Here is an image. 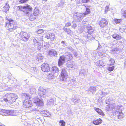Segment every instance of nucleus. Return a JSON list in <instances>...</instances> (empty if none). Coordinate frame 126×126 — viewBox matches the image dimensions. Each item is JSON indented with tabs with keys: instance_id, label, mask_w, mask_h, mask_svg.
I'll return each instance as SVG.
<instances>
[{
	"instance_id": "3",
	"label": "nucleus",
	"mask_w": 126,
	"mask_h": 126,
	"mask_svg": "<svg viewBox=\"0 0 126 126\" xmlns=\"http://www.w3.org/2000/svg\"><path fill=\"white\" fill-rule=\"evenodd\" d=\"M113 101L112 98L110 97L107 98L106 103L107 104H109L106 107V109L107 110L110 111H112L116 107V104L115 103H113Z\"/></svg>"
},
{
	"instance_id": "62",
	"label": "nucleus",
	"mask_w": 126,
	"mask_h": 126,
	"mask_svg": "<svg viewBox=\"0 0 126 126\" xmlns=\"http://www.w3.org/2000/svg\"><path fill=\"white\" fill-rule=\"evenodd\" d=\"M86 23H87L86 24H87V23H88V22H86L85 21H83V24H86Z\"/></svg>"
},
{
	"instance_id": "36",
	"label": "nucleus",
	"mask_w": 126,
	"mask_h": 126,
	"mask_svg": "<svg viewBox=\"0 0 126 126\" xmlns=\"http://www.w3.org/2000/svg\"><path fill=\"white\" fill-rule=\"evenodd\" d=\"M84 6H85L86 8V10L85 12L83 14L85 15V16L89 14L90 13V10L89 8L87 7L85 5H84Z\"/></svg>"
},
{
	"instance_id": "44",
	"label": "nucleus",
	"mask_w": 126,
	"mask_h": 126,
	"mask_svg": "<svg viewBox=\"0 0 126 126\" xmlns=\"http://www.w3.org/2000/svg\"><path fill=\"white\" fill-rule=\"evenodd\" d=\"M121 19H117L115 18L114 19V21L116 24H118L119 23L121 22Z\"/></svg>"
},
{
	"instance_id": "23",
	"label": "nucleus",
	"mask_w": 126,
	"mask_h": 126,
	"mask_svg": "<svg viewBox=\"0 0 126 126\" xmlns=\"http://www.w3.org/2000/svg\"><path fill=\"white\" fill-rule=\"evenodd\" d=\"M79 96L78 95H75L74 97L73 98L72 101L75 104L79 103L80 101V99L79 98Z\"/></svg>"
},
{
	"instance_id": "19",
	"label": "nucleus",
	"mask_w": 126,
	"mask_h": 126,
	"mask_svg": "<svg viewBox=\"0 0 126 126\" xmlns=\"http://www.w3.org/2000/svg\"><path fill=\"white\" fill-rule=\"evenodd\" d=\"M75 16L76 18L80 20L82 19L83 17L85 16V15L83 13H78L75 14Z\"/></svg>"
},
{
	"instance_id": "64",
	"label": "nucleus",
	"mask_w": 126,
	"mask_h": 126,
	"mask_svg": "<svg viewBox=\"0 0 126 126\" xmlns=\"http://www.w3.org/2000/svg\"><path fill=\"white\" fill-rule=\"evenodd\" d=\"M8 78L9 79H11V77L9 76L8 77Z\"/></svg>"
},
{
	"instance_id": "31",
	"label": "nucleus",
	"mask_w": 126,
	"mask_h": 126,
	"mask_svg": "<svg viewBox=\"0 0 126 126\" xmlns=\"http://www.w3.org/2000/svg\"><path fill=\"white\" fill-rule=\"evenodd\" d=\"M114 63L115 61L114 59L112 58H111L110 60H109L107 61V64L109 65H112Z\"/></svg>"
},
{
	"instance_id": "53",
	"label": "nucleus",
	"mask_w": 126,
	"mask_h": 126,
	"mask_svg": "<svg viewBox=\"0 0 126 126\" xmlns=\"http://www.w3.org/2000/svg\"><path fill=\"white\" fill-rule=\"evenodd\" d=\"M123 16L126 18V10L123 13Z\"/></svg>"
},
{
	"instance_id": "46",
	"label": "nucleus",
	"mask_w": 126,
	"mask_h": 126,
	"mask_svg": "<svg viewBox=\"0 0 126 126\" xmlns=\"http://www.w3.org/2000/svg\"><path fill=\"white\" fill-rule=\"evenodd\" d=\"M29 0H20L19 2L21 3H26Z\"/></svg>"
},
{
	"instance_id": "34",
	"label": "nucleus",
	"mask_w": 126,
	"mask_h": 126,
	"mask_svg": "<svg viewBox=\"0 0 126 126\" xmlns=\"http://www.w3.org/2000/svg\"><path fill=\"white\" fill-rule=\"evenodd\" d=\"M102 120L100 119H99L96 120L93 122V123L95 125H98L101 123L102 122Z\"/></svg>"
},
{
	"instance_id": "33",
	"label": "nucleus",
	"mask_w": 126,
	"mask_h": 126,
	"mask_svg": "<svg viewBox=\"0 0 126 126\" xmlns=\"http://www.w3.org/2000/svg\"><path fill=\"white\" fill-rule=\"evenodd\" d=\"M63 29L64 31L67 32V33L68 34L71 35L72 34V31L69 29H67L65 28V27H64L63 28Z\"/></svg>"
},
{
	"instance_id": "4",
	"label": "nucleus",
	"mask_w": 126,
	"mask_h": 126,
	"mask_svg": "<svg viewBox=\"0 0 126 126\" xmlns=\"http://www.w3.org/2000/svg\"><path fill=\"white\" fill-rule=\"evenodd\" d=\"M19 113L18 111L16 110H2L0 112V114L3 116H17Z\"/></svg>"
},
{
	"instance_id": "22",
	"label": "nucleus",
	"mask_w": 126,
	"mask_h": 126,
	"mask_svg": "<svg viewBox=\"0 0 126 126\" xmlns=\"http://www.w3.org/2000/svg\"><path fill=\"white\" fill-rule=\"evenodd\" d=\"M64 56H65V58L66 60L68 61H69V60H71L73 58L72 54L69 53H66L65 55Z\"/></svg>"
},
{
	"instance_id": "2",
	"label": "nucleus",
	"mask_w": 126,
	"mask_h": 126,
	"mask_svg": "<svg viewBox=\"0 0 126 126\" xmlns=\"http://www.w3.org/2000/svg\"><path fill=\"white\" fill-rule=\"evenodd\" d=\"M17 9L18 11H22L24 13V16H28L32 10V8L30 5L27 4L26 6H20L17 7Z\"/></svg>"
},
{
	"instance_id": "41",
	"label": "nucleus",
	"mask_w": 126,
	"mask_h": 126,
	"mask_svg": "<svg viewBox=\"0 0 126 126\" xmlns=\"http://www.w3.org/2000/svg\"><path fill=\"white\" fill-rule=\"evenodd\" d=\"M29 88L31 94H33L34 93L36 92V89L35 88L32 87Z\"/></svg>"
},
{
	"instance_id": "12",
	"label": "nucleus",
	"mask_w": 126,
	"mask_h": 126,
	"mask_svg": "<svg viewBox=\"0 0 126 126\" xmlns=\"http://www.w3.org/2000/svg\"><path fill=\"white\" fill-rule=\"evenodd\" d=\"M66 61L64 55H63L60 57L58 61V65L59 66L61 67V66Z\"/></svg>"
},
{
	"instance_id": "47",
	"label": "nucleus",
	"mask_w": 126,
	"mask_h": 126,
	"mask_svg": "<svg viewBox=\"0 0 126 126\" xmlns=\"http://www.w3.org/2000/svg\"><path fill=\"white\" fill-rule=\"evenodd\" d=\"M107 69L110 71H113L114 69V66L108 67H107Z\"/></svg>"
},
{
	"instance_id": "29",
	"label": "nucleus",
	"mask_w": 126,
	"mask_h": 126,
	"mask_svg": "<svg viewBox=\"0 0 126 126\" xmlns=\"http://www.w3.org/2000/svg\"><path fill=\"white\" fill-rule=\"evenodd\" d=\"M111 52L112 53L115 54H117L119 53V48L117 47H116L113 49L111 51Z\"/></svg>"
},
{
	"instance_id": "6",
	"label": "nucleus",
	"mask_w": 126,
	"mask_h": 126,
	"mask_svg": "<svg viewBox=\"0 0 126 126\" xmlns=\"http://www.w3.org/2000/svg\"><path fill=\"white\" fill-rule=\"evenodd\" d=\"M25 97V100L23 102V106L25 108H29L31 107V104L29 100L30 99V97L28 95L26 94H24L23 96V98L24 96Z\"/></svg>"
},
{
	"instance_id": "50",
	"label": "nucleus",
	"mask_w": 126,
	"mask_h": 126,
	"mask_svg": "<svg viewBox=\"0 0 126 126\" xmlns=\"http://www.w3.org/2000/svg\"><path fill=\"white\" fill-rule=\"evenodd\" d=\"M55 75V74L53 73L52 72V73L49 74V77L50 78H52V79H53V78H54L55 77H56V76H54V77H53V78H52V77H53L52 76H54L53 75Z\"/></svg>"
},
{
	"instance_id": "37",
	"label": "nucleus",
	"mask_w": 126,
	"mask_h": 126,
	"mask_svg": "<svg viewBox=\"0 0 126 126\" xmlns=\"http://www.w3.org/2000/svg\"><path fill=\"white\" fill-rule=\"evenodd\" d=\"M37 17L36 16L34 15L33 14H31L29 17V19L31 21L34 20Z\"/></svg>"
},
{
	"instance_id": "58",
	"label": "nucleus",
	"mask_w": 126,
	"mask_h": 126,
	"mask_svg": "<svg viewBox=\"0 0 126 126\" xmlns=\"http://www.w3.org/2000/svg\"><path fill=\"white\" fill-rule=\"evenodd\" d=\"M47 43L46 42H45L44 43V45H43V47H47Z\"/></svg>"
},
{
	"instance_id": "27",
	"label": "nucleus",
	"mask_w": 126,
	"mask_h": 126,
	"mask_svg": "<svg viewBox=\"0 0 126 126\" xmlns=\"http://www.w3.org/2000/svg\"><path fill=\"white\" fill-rule=\"evenodd\" d=\"M54 99L53 98H51L48 99L47 101V104L48 105L51 106L54 103Z\"/></svg>"
},
{
	"instance_id": "63",
	"label": "nucleus",
	"mask_w": 126,
	"mask_h": 126,
	"mask_svg": "<svg viewBox=\"0 0 126 126\" xmlns=\"http://www.w3.org/2000/svg\"><path fill=\"white\" fill-rule=\"evenodd\" d=\"M42 2L44 3L46 2V1L44 0H42Z\"/></svg>"
},
{
	"instance_id": "45",
	"label": "nucleus",
	"mask_w": 126,
	"mask_h": 126,
	"mask_svg": "<svg viewBox=\"0 0 126 126\" xmlns=\"http://www.w3.org/2000/svg\"><path fill=\"white\" fill-rule=\"evenodd\" d=\"M92 0H82L81 1L82 3H89L91 2Z\"/></svg>"
},
{
	"instance_id": "15",
	"label": "nucleus",
	"mask_w": 126,
	"mask_h": 126,
	"mask_svg": "<svg viewBox=\"0 0 126 126\" xmlns=\"http://www.w3.org/2000/svg\"><path fill=\"white\" fill-rule=\"evenodd\" d=\"M33 102L34 103H35L36 105L38 106L42 105L43 104V101L41 100L40 99L36 97H35L34 98Z\"/></svg>"
},
{
	"instance_id": "51",
	"label": "nucleus",
	"mask_w": 126,
	"mask_h": 126,
	"mask_svg": "<svg viewBox=\"0 0 126 126\" xmlns=\"http://www.w3.org/2000/svg\"><path fill=\"white\" fill-rule=\"evenodd\" d=\"M37 33L38 34H40L44 32V30L42 29H39L37 31Z\"/></svg>"
},
{
	"instance_id": "21",
	"label": "nucleus",
	"mask_w": 126,
	"mask_h": 126,
	"mask_svg": "<svg viewBox=\"0 0 126 126\" xmlns=\"http://www.w3.org/2000/svg\"><path fill=\"white\" fill-rule=\"evenodd\" d=\"M94 109L100 115H101L102 116H104V113L102 111V110L99 108L94 107Z\"/></svg>"
},
{
	"instance_id": "10",
	"label": "nucleus",
	"mask_w": 126,
	"mask_h": 126,
	"mask_svg": "<svg viewBox=\"0 0 126 126\" xmlns=\"http://www.w3.org/2000/svg\"><path fill=\"white\" fill-rule=\"evenodd\" d=\"M19 35L20 39L24 41H27L29 38V36L28 34L25 32H21L20 33Z\"/></svg>"
},
{
	"instance_id": "9",
	"label": "nucleus",
	"mask_w": 126,
	"mask_h": 126,
	"mask_svg": "<svg viewBox=\"0 0 126 126\" xmlns=\"http://www.w3.org/2000/svg\"><path fill=\"white\" fill-rule=\"evenodd\" d=\"M113 110V112L114 115H116L118 118L120 120H121L124 117V114L122 112V111H119V110H116L115 109Z\"/></svg>"
},
{
	"instance_id": "39",
	"label": "nucleus",
	"mask_w": 126,
	"mask_h": 126,
	"mask_svg": "<svg viewBox=\"0 0 126 126\" xmlns=\"http://www.w3.org/2000/svg\"><path fill=\"white\" fill-rule=\"evenodd\" d=\"M39 10L37 8H35L34 11L33 13V14L36 16H37L39 14Z\"/></svg>"
},
{
	"instance_id": "32",
	"label": "nucleus",
	"mask_w": 126,
	"mask_h": 126,
	"mask_svg": "<svg viewBox=\"0 0 126 126\" xmlns=\"http://www.w3.org/2000/svg\"><path fill=\"white\" fill-rule=\"evenodd\" d=\"M74 63L72 62H68L66 63V66L68 67L72 68L74 66Z\"/></svg>"
},
{
	"instance_id": "26",
	"label": "nucleus",
	"mask_w": 126,
	"mask_h": 126,
	"mask_svg": "<svg viewBox=\"0 0 126 126\" xmlns=\"http://www.w3.org/2000/svg\"><path fill=\"white\" fill-rule=\"evenodd\" d=\"M112 36L113 38L117 40H119L123 38L121 36L116 33L114 34Z\"/></svg>"
},
{
	"instance_id": "18",
	"label": "nucleus",
	"mask_w": 126,
	"mask_h": 126,
	"mask_svg": "<svg viewBox=\"0 0 126 126\" xmlns=\"http://www.w3.org/2000/svg\"><path fill=\"white\" fill-rule=\"evenodd\" d=\"M52 72L53 73L55 74L54 75H53L52 78L54 76H57L58 74V72H59V70L58 68L56 66H53L52 68Z\"/></svg>"
},
{
	"instance_id": "61",
	"label": "nucleus",
	"mask_w": 126,
	"mask_h": 126,
	"mask_svg": "<svg viewBox=\"0 0 126 126\" xmlns=\"http://www.w3.org/2000/svg\"><path fill=\"white\" fill-rule=\"evenodd\" d=\"M45 37L48 39H50V37H49V35H46L45 36Z\"/></svg>"
},
{
	"instance_id": "20",
	"label": "nucleus",
	"mask_w": 126,
	"mask_h": 126,
	"mask_svg": "<svg viewBox=\"0 0 126 126\" xmlns=\"http://www.w3.org/2000/svg\"><path fill=\"white\" fill-rule=\"evenodd\" d=\"M85 28L87 29L88 30L87 32L89 34H92L94 32V28L90 25L88 26H85Z\"/></svg>"
},
{
	"instance_id": "13",
	"label": "nucleus",
	"mask_w": 126,
	"mask_h": 126,
	"mask_svg": "<svg viewBox=\"0 0 126 126\" xmlns=\"http://www.w3.org/2000/svg\"><path fill=\"white\" fill-rule=\"evenodd\" d=\"M41 69L43 71L46 72H47L50 70L49 65L47 63H43L42 64Z\"/></svg>"
},
{
	"instance_id": "16",
	"label": "nucleus",
	"mask_w": 126,
	"mask_h": 126,
	"mask_svg": "<svg viewBox=\"0 0 126 126\" xmlns=\"http://www.w3.org/2000/svg\"><path fill=\"white\" fill-rule=\"evenodd\" d=\"M100 87L99 86L98 87H91L89 89L87 90L86 89V90L88 91H90L93 94L97 90L100 89Z\"/></svg>"
},
{
	"instance_id": "1",
	"label": "nucleus",
	"mask_w": 126,
	"mask_h": 126,
	"mask_svg": "<svg viewBox=\"0 0 126 126\" xmlns=\"http://www.w3.org/2000/svg\"><path fill=\"white\" fill-rule=\"evenodd\" d=\"M17 98V96L16 94L13 93H8L5 95L3 99L5 102L7 103H12L15 101Z\"/></svg>"
},
{
	"instance_id": "28",
	"label": "nucleus",
	"mask_w": 126,
	"mask_h": 126,
	"mask_svg": "<svg viewBox=\"0 0 126 126\" xmlns=\"http://www.w3.org/2000/svg\"><path fill=\"white\" fill-rule=\"evenodd\" d=\"M31 110L32 112H33V113H34L35 114H39L40 112L38 108H34L32 109H31Z\"/></svg>"
},
{
	"instance_id": "56",
	"label": "nucleus",
	"mask_w": 126,
	"mask_h": 126,
	"mask_svg": "<svg viewBox=\"0 0 126 126\" xmlns=\"http://www.w3.org/2000/svg\"><path fill=\"white\" fill-rule=\"evenodd\" d=\"M109 6H107L105 8V11L106 12H107L108 10L109 9Z\"/></svg>"
},
{
	"instance_id": "35",
	"label": "nucleus",
	"mask_w": 126,
	"mask_h": 126,
	"mask_svg": "<svg viewBox=\"0 0 126 126\" xmlns=\"http://www.w3.org/2000/svg\"><path fill=\"white\" fill-rule=\"evenodd\" d=\"M86 71L85 70L81 69V70L80 71L79 75L80 76H84L86 74Z\"/></svg>"
},
{
	"instance_id": "60",
	"label": "nucleus",
	"mask_w": 126,
	"mask_h": 126,
	"mask_svg": "<svg viewBox=\"0 0 126 126\" xmlns=\"http://www.w3.org/2000/svg\"><path fill=\"white\" fill-rule=\"evenodd\" d=\"M67 48L68 49H69L70 50H72V47L71 46H69V47H67Z\"/></svg>"
},
{
	"instance_id": "54",
	"label": "nucleus",
	"mask_w": 126,
	"mask_h": 126,
	"mask_svg": "<svg viewBox=\"0 0 126 126\" xmlns=\"http://www.w3.org/2000/svg\"><path fill=\"white\" fill-rule=\"evenodd\" d=\"M71 25V24L70 23L67 22L65 26L66 27H68Z\"/></svg>"
},
{
	"instance_id": "5",
	"label": "nucleus",
	"mask_w": 126,
	"mask_h": 126,
	"mask_svg": "<svg viewBox=\"0 0 126 126\" xmlns=\"http://www.w3.org/2000/svg\"><path fill=\"white\" fill-rule=\"evenodd\" d=\"M6 19L9 21V22L6 24V27H7L8 30L10 32L13 31L16 28L15 22L14 20L6 17Z\"/></svg>"
},
{
	"instance_id": "38",
	"label": "nucleus",
	"mask_w": 126,
	"mask_h": 126,
	"mask_svg": "<svg viewBox=\"0 0 126 126\" xmlns=\"http://www.w3.org/2000/svg\"><path fill=\"white\" fill-rule=\"evenodd\" d=\"M49 35L50 39L51 40V41H53L55 37V34L53 33H51L49 34Z\"/></svg>"
},
{
	"instance_id": "11",
	"label": "nucleus",
	"mask_w": 126,
	"mask_h": 126,
	"mask_svg": "<svg viewBox=\"0 0 126 126\" xmlns=\"http://www.w3.org/2000/svg\"><path fill=\"white\" fill-rule=\"evenodd\" d=\"M43 40L42 36H39L34 37L33 39V44L35 46H37L38 44L41 43V42Z\"/></svg>"
},
{
	"instance_id": "49",
	"label": "nucleus",
	"mask_w": 126,
	"mask_h": 126,
	"mask_svg": "<svg viewBox=\"0 0 126 126\" xmlns=\"http://www.w3.org/2000/svg\"><path fill=\"white\" fill-rule=\"evenodd\" d=\"M99 93L102 96V97L104 96L106 94L105 92H104L101 91H99Z\"/></svg>"
},
{
	"instance_id": "43",
	"label": "nucleus",
	"mask_w": 126,
	"mask_h": 126,
	"mask_svg": "<svg viewBox=\"0 0 126 126\" xmlns=\"http://www.w3.org/2000/svg\"><path fill=\"white\" fill-rule=\"evenodd\" d=\"M37 49L38 50H40L42 47H43V45L41 43L38 44Z\"/></svg>"
},
{
	"instance_id": "25",
	"label": "nucleus",
	"mask_w": 126,
	"mask_h": 126,
	"mask_svg": "<svg viewBox=\"0 0 126 126\" xmlns=\"http://www.w3.org/2000/svg\"><path fill=\"white\" fill-rule=\"evenodd\" d=\"M92 34H90V35L87 34L86 37H87V41L90 42L92 40L94 39V37L92 36Z\"/></svg>"
},
{
	"instance_id": "30",
	"label": "nucleus",
	"mask_w": 126,
	"mask_h": 126,
	"mask_svg": "<svg viewBox=\"0 0 126 126\" xmlns=\"http://www.w3.org/2000/svg\"><path fill=\"white\" fill-rule=\"evenodd\" d=\"M10 7L8 3H6L4 6L3 7V11L5 12H6L9 10Z\"/></svg>"
},
{
	"instance_id": "14",
	"label": "nucleus",
	"mask_w": 126,
	"mask_h": 126,
	"mask_svg": "<svg viewBox=\"0 0 126 126\" xmlns=\"http://www.w3.org/2000/svg\"><path fill=\"white\" fill-rule=\"evenodd\" d=\"M107 20L105 18H102L100 21L99 24L100 27L102 28L105 27L108 24Z\"/></svg>"
},
{
	"instance_id": "55",
	"label": "nucleus",
	"mask_w": 126,
	"mask_h": 126,
	"mask_svg": "<svg viewBox=\"0 0 126 126\" xmlns=\"http://www.w3.org/2000/svg\"><path fill=\"white\" fill-rule=\"evenodd\" d=\"M77 26V24L75 23H74L73 24L72 26V28H75Z\"/></svg>"
},
{
	"instance_id": "24",
	"label": "nucleus",
	"mask_w": 126,
	"mask_h": 126,
	"mask_svg": "<svg viewBox=\"0 0 126 126\" xmlns=\"http://www.w3.org/2000/svg\"><path fill=\"white\" fill-rule=\"evenodd\" d=\"M96 65L100 67L101 66H103L105 65V63L102 60H99L96 63Z\"/></svg>"
},
{
	"instance_id": "8",
	"label": "nucleus",
	"mask_w": 126,
	"mask_h": 126,
	"mask_svg": "<svg viewBox=\"0 0 126 126\" xmlns=\"http://www.w3.org/2000/svg\"><path fill=\"white\" fill-rule=\"evenodd\" d=\"M66 68H63L62 69V70L61 74V80L62 81H65L66 79L68 76Z\"/></svg>"
},
{
	"instance_id": "17",
	"label": "nucleus",
	"mask_w": 126,
	"mask_h": 126,
	"mask_svg": "<svg viewBox=\"0 0 126 126\" xmlns=\"http://www.w3.org/2000/svg\"><path fill=\"white\" fill-rule=\"evenodd\" d=\"M48 55L50 57H56L58 55L57 51L54 49H51L48 52Z\"/></svg>"
},
{
	"instance_id": "59",
	"label": "nucleus",
	"mask_w": 126,
	"mask_h": 126,
	"mask_svg": "<svg viewBox=\"0 0 126 126\" xmlns=\"http://www.w3.org/2000/svg\"><path fill=\"white\" fill-rule=\"evenodd\" d=\"M93 55L94 56H95V55L96 53V52L95 50H94L93 51Z\"/></svg>"
},
{
	"instance_id": "57",
	"label": "nucleus",
	"mask_w": 126,
	"mask_h": 126,
	"mask_svg": "<svg viewBox=\"0 0 126 126\" xmlns=\"http://www.w3.org/2000/svg\"><path fill=\"white\" fill-rule=\"evenodd\" d=\"M100 100V102L101 103V104H102V100L101 98H99V99L98 100V102H99V101Z\"/></svg>"
},
{
	"instance_id": "52",
	"label": "nucleus",
	"mask_w": 126,
	"mask_h": 126,
	"mask_svg": "<svg viewBox=\"0 0 126 126\" xmlns=\"http://www.w3.org/2000/svg\"><path fill=\"white\" fill-rule=\"evenodd\" d=\"M43 56L41 54H39L37 58L38 59H42L43 58Z\"/></svg>"
},
{
	"instance_id": "40",
	"label": "nucleus",
	"mask_w": 126,
	"mask_h": 126,
	"mask_svg": "<svg viewBox=\"0 0 126 126\" xmlns=\"http://www.w3.org/2000/svg\"><path fill=\"white\" fill-rule=\"evenodd\" d=\"M42 112L44 114V115L45 116H50V114L49 113L45 110L42 111Z\"/></svg>"
},
{
	"instance_id": "48",
	"label": "nucleus",
	"mask_w": 126,
	"mask_h": 126,
	"mask_svg": "<svg viewBox=\"0 0 126 126\" xmlns=\"http://www.w3.org/2000/svg\"><path fill=\"white\" fill-rule=\"evenodd\" d=\"M61 43L62 44V45L64 47H65L67 46L66 43L65 41H62L61 42Z\"/></svg>"
},
{
	"instance_id": "7",
	"label": "nucleus",
	"mask_w": 126,
	"mask_h": 126,
	"mask_svg": "<svg viewBox=\"0 0 126 126\" xmlns=\"http://www.w3.org/2000/svg\"><path fill=\"white\" fill-rule=\"evenodd\" d=\"M38 94L41 97H45L48 96L47 91L42 87H40L38 90Z\"/></svg>"
},
{
	"instance_id": "42",
	"label": "nucleus",
	"mask_w": 126,
	"mask_h": 126,
	"mask_svg": "<svg viewBox=\"0 0 126 126\" xmlns=\"http://www.w3.org/2000/svg\"><path fill=\"white\" fill-rule=\"evenodd\" d=\"M60 125L61 126H65V122L63 120H60L59 121Z\"/></svg>"
}]
</instances>
